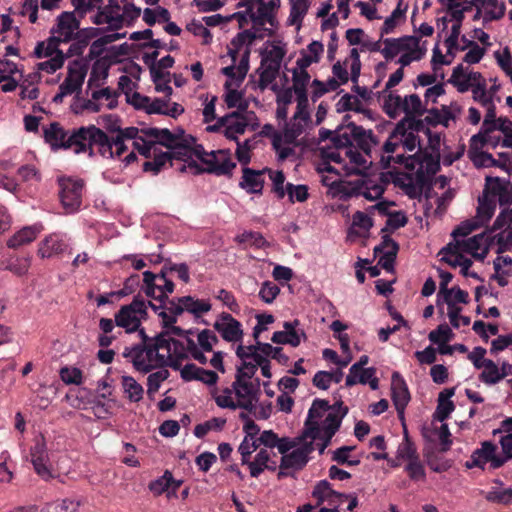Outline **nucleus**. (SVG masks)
Wrapping results in <instances>:
<instances>
[{
	"label": "nucleus",
	"mask_w": 512,
	"mask_h": 512,
	"mask_svg": "<svg viewBox=\"0 0 512 512\" xmlns=\"http://www.w3.org/2000/svg\"><path fill=\"white\" fill-rule=\"evenodd\" d=\"M410 163H413L412 172L393 173L392 182L410 198H418L440 169V162L438 157L419 149L411 156Z\"/></svg>",
	"instance_id": "1"
},
{
	"label": "nucleus",
	"mask_w": 512,
	"mask_h": 512,
	"mask_svg": "<svg viewBox=\"0 0 512 512\" xmlns=\"http://www.w3.org/2000/svg\"><path fill=\"white\" fill-rule=\"evenodd\" d=\"M148 306L143 297L135 296L130 304L121 306L115 313V324L123 328L126 333L136 332L142 321L148 318Z\"/></svg>",
	"instance_id": "2"
},
{
	"label": "nucleus",
	"mask_w": 512,
	"mask_h": 512,
	"mask_svg": "<svg viewBox=\"0 0 512 512\" xmlns=\"http://www.w3.org/2000/svg\"><path fill=\"white\" fill-rule=\"evenodd\" d=\"M75 137L82 140L80 148L77 149V153L89 150V155L92 156L94 153L93 147L97 146L101 156L114 158L113 138H109L100 128L94 125L80 127Z\"/></svg>",
	"instance_id": "3"
},
{
	"label": "nucleus",
	"mask_w": 512,
	"mask_h": 512,
	"mask_svg": "<svg viewBox=\"0 0 512 512\" xmlns=\"http://www.w3.org/2000/svg\"><path fill=\"white\" fill-rule=\"evenodd\" d=\"M59 197L65 214L76 213L82 203L84 181L71 177L59 178Z\"/></svg>",
	"instance_id": "4"
},
{
	"label": "nucleus",
	"mask_w": 512,
	"mask_h": 512,
	"mask_svg": "<svg viewBox=\"0 0 512 512\" xmlns=\"http://www.w3.org/2000/svg\"><path fill=\"white\" fill-rule=\"evenodd\" d=\"M400 226H384L381 230L382 241L374 248V255L382 254L378 265L387 272H394V264L399 251V245L390 238L389 233H393Z\"/></svg>",
	"instance_id": "5"
},
{
	"label": "nucleus",
	"mask_w": 512,
	"mask_h": 512,
	"mask_svg": "<svg viewBox=\"0 0 512 512\" xmlns=\"http://www.w3.org/2000/svg\"><path fill=\"white\" fill-rule=\"evenodd\" d=\"M77 134L78 129L68 135L58 122H53L44 129L45 141L51 145L52 149L73 148L75 153H77V149L80 148L82 142L80 138L74 137Z\"/></svg>",
	"instance_id": "6"
},
{
	"label": "nucleus",
	"mask_w": 512,
	"mask_h": 512,
	"mask_svg": "<svg viewBox=\"0 0 512 512\" xmlns=\"http://www.w3.org/2000/svg\"><path fill=\"white\" fill-rule=\"evenodd\" d=\"M342 134H346L351 140V145L355 144L356 148L370 158H372L373 149L380 146V140L372 130H365L355 123H349Z\"/></svg>",
	"instance_id": "7"
},
{
	"label": "nucleus",
	"mask_w": 512,
	"mask_h": 512,
	"mask_svg": "<svg viewBox=\"0 0 512 512\" xmlns=\"http://www.w3.org/2000/svg\"><path fill=\"white\" fill-rule=\"evenodd\" d=\"M206 167L201 168L197 162L191 161L188 166L194 168L196 173L207 172L215 175H227L236 167V164L232 162L228 154L224 151H211L209 156L204 160L203 163Z\"/></svg>",
	"instance_id": "8"
},
{
	"label": "nucleus",
	"mask_w": 512,
	"mask_h": 512,
	"mask_svg": "<svg viewBox=\"0 0 512 512\" xmlns=\"http://www.w3.org/2000/svg\"><path fill=\"white\" fill-rule=\"evenodd\" d=\"M312 497L316 499V507H326L333 509V512H339L340 505L349 496L335 491L327 480H321L315 485Z\"/></svg>",
	"instance_id": "9"
},
{
	"label": "nucleus",
	"mask_w": 512,
	"mask_h": 512,
	"mask_svg": "<svg viewBox=\"0 0 512 512\" xmlns=\"http://www.w3.org/2000/svg\"><path fill=\"white\" fill-rule=\"evenodd\" d=\"M141 132L147 137L155 138L159 144L167 148L177 149V151L172 154L177 159H182V150L185 151L184 155H186L188 148L187 141L182 140L180 136L173 134L169 129L149 127L141 129Z\"/></svg>",
	"instance_id": "10"
},
{
	"label": "nucleus",
	"mask_w": 512,
	"mask_h": 512,
	"mask_svg": "<svg viewBox=\"0 0 512 512\" xmlns=\"http://www.w3.org/2000/svg\"><path fill=\"white\" fill-rule=\"evenodd\" d=\"M31 463L35 472L43 480L48 481L53 478L47 453L46 442L43 436L35 439L34 445L30 449Z\"/></svg>",
	"instance_id": "11"
},
{
	"label": "nucleus",
	"mask_w": 512,
	"mask_h": 512,
	"mask_svg": "<svg viewBox=\"0 0 512 512\" xmlns=\"http://www.w3.org/2000/svg\"><path fill=\"white\" fill-rule=\"evenodd\" d=\"M330 408L331 405L327 400L319 398L313 400L304 423L305 436H310L312 439L320 437L321 426L318 420L321 419L326 412H329Z\"/></svg>",
	"instance_id": "12"
},
{
	"label": "nucleus",
	"mask_w": 512,
	"mask_h": 512,
	"mask_svg": "<svg viewBox=\"0 0 512 512\" xmlns=\"http://www.w3.org/2000/svg\"><path fill=\"white\" fill-rule=\"evenodd\" d=\"M333 147H322L320 149V156L322 160H328L336 164H345V150L347 146L351 145V140L346 134H342L338 131L337 134L332 138Z\"/></svg>",
	"instance_id": "13"
},
{
	"label": "nucleus",
	"mask_w": 512,
	"mask_h": 512,
	"mask_svg": "<svg viewBox=\"0 0 512 512\" xmlns=\"http://www.w3.org/2000/svg\"><path fill=\"white\" fill-rule=\"evenodd\" d=\"M213 327L227 342H237L243 336L241 323L226 312L221 313L219 320L214 323Z\"/></svg>",
	"instance_id": "14"
},
{
	"label": "nucleus",
	"mask_w": 512,
	"mask_h": 512,
	"mask_svg": "<svg viewBox=\"0 0 512 512\" xmlns=\"http://www.w3.org/2000/svg\"><path fill=\"white\" fill-rule=\"evenodd\" d=\"M461 242L462 252L470 254L478 261H483L490 250L487 229L469 238L461 237Z\"/></svg>",
	"instance_id": "15"
},
{
	"label": "nucleus",
	"mask_w": 512,
	"mask_h": 512,
	"mask_svg": "<svg viewBox=\"0 0 512 512\" xmlns=\"http://www.w3.org/2000/svg\"><path fill=\"white\" fill-rule=\"evenodd\" d=\"M391 390L398 416L404 420V410L410 401V393L404 378L398 372L392 374Z\"/></svg>",
	"instance_id": "16"
},
{
	"label": "nucleus",
	"mask_w": 512,
	"mask_h": 512,
	"mask_svg": "<svg viewBox=\"0 0 512 512\" xmlns=\"http://www.w3.org/2000/svg\"><path fill=\"white\" fill-rule=\"evenodd\" d=\"M80 27V20L76 17L75 12L64 11L57 17L56 28L52 29V33L57 34L63 43L72 41L74 32Z\"/></svg>",
	"instance_id": "17"
},
{
	"label": "nucleus",
	"mask_w": 512,
	"mask_h": 512,
	"mask_svg": "<svg viewBox=\"0 0 512 512\" xmlns=\"http://www.w3.org/2000/svg\"><path fill=\"white\" fill-rule=\"evenodd\" d=\"M85 76V67L75 60L68 66L67 76L59 87L71 95L81 90Z\"/></svg>",
	"instance_id": "18"
},
{
	"label": "nucleus",
	"mask_w": 512,
	"mask_h": 512,
	"mask_svg": "<svg viewBox=\"0 0 512 512\" xmlns=\"http://www.w3.org/2000/svg\"><path fill=\"white\" fill-rule=\"evenodd\" d=\"M385 47L381 50L386 60L393 59L399 52L411 50L418 46V38L414 36H403L400 38L383 39Z\"/></svg>",
	"instance_id": "19"
},
{
	"label": "nucleus",
	"mask_w": 512,
	"mask_h": 512,
	"mask_svg": "<svg viewBox=\"0 0 512 512\" xmlns=\"http://www.w3.org/2000/svg\"><path fill=\"white\" fill-rule=\"evenodd\" d=\"M482 195L498 199L501 206L510 201L511 195L508 188V182L499 177H486V183Z\"/></svg>",
	"instance_id": "20"
},
{
	"label": "nucleus",
	"mask_w": 512,
	"mask_h": 512,
	"mask_svg": "<svg viewBox=\"0 0 512 512\" xmlns=\"http://www.w3.org/2000/svg\"><path fill=\"white\" fill-rule=\"evenodd\" d=\"M479 227L480 226H457V228L451 233L453 241L443 247L440 254H450V257H446L451 258L452 260H458L459 256H463L461 237H467L471 232Z\"/></svg>",
	"instance_id": "21"
},
{
	"label": "nucleus",
	"mask_w": 512,
	"mask_h": 512,
	"mask_svg": "<svg viewBox=\"0 0 512 512\" xmlns=\"http://www.w3.org/2000/svg\"><path fill=\"white\" fill-rule=\"evenodd\" d=\"M347 413L348 407L343 404V401L339 400L335 404L331 405V408L323 421V425L321 427L322 431H327L328 434H336Z\"/></svg>",
	"instance_id": "22"
},
{
	"label": "nucleus",
	"mask_w": 512,
	"mask_h": 512,
	"mask_svg": "<svg viewBox=\"0 0 512 512\" xmlns=\"http://www.w3.org/2000/svg\"><path fill=\"white\" fill-rule=\"evenodd\" d=\"M158 281L163 282V285H158L159 288H157L155 297H153L155 302L148 301L149 307L154 312H158L163 307V302L168 300V295L173 293L175 289L173 281L167 278V272L163 268L158 274Z\"/></svg>",
	"instance_id": "23"
},
{
	"label": "nucleus",
	"mask_w": 512,
	"mask_h": 512,
	"mask_svg": "<svg viewBox=\"0 0 512 512\" xmlns=\"http://www.w3.org/2000/svg\"><path fill=\"white\" fill-rule=\"evenodd\" d=\"M68 247L65 236L60 234H50L41 243L38 254L42 258H49L53 255L63 253Z\"/></svg>",
	"instance_id": "24"
},
{
	"label": "nucleus",
	"mask_w": 512,
	"mask_h": 512,
	"mask_svg": "<svg viewBox=\"0 0 512 512\" xmlns=\"http://www.w3.org/2000/svg\"><path fill=\"white\" fill-rule=\"evenodd\" d=\"M144 352L145 346L134 345L132 347H126L122 355L124 358L131 359V362L135 370L141 373H149L150 371L156 368V365H150L148 361H146Z\"/></svg>",
	"instance_id": "25"
},
{
	"label": "nucleus",
	"mask_w": 512,
	"mask_h": 512,
	"mask_svg": "<svg viewBox=\"0 0 512 512\" xmlns=\"http://www.w3.org/2000/svg\"><path fill=\"white\" fill-rule=\"evenodd\" d=\"M184 312V304L181 297L169 299L163 302V307L156 312L162 319V324L171 325L177 322V316Z\"/></svg>",
	"instance_id": "26"
},
{
	"label": "nucleus",
	"mask_w": 512,
	"mask_h": 512,
	"mask_svg": "<svg viewBox=\"0 0 512 512\" xmlns=\"http://www.w3.org/2000/svg\"><path fill=\"white\" fill-rule=\"evenodd\" d=\"M264 172H266V169L258 171L244 167L240 186L249 193H261L264 185Z\"/></svg>",
	"instance_id": "27"
},
{
	"label": "nucleus",
	"mask_w": 512,
	"mask_h": 512,
	"mask_svg": "<svg viewBox=\"0 0 512 512\" xmlns=\"http://www.w3.org/2000/svg\"><path fill=\"white\" fill-rule=\"evenodd\" d=\"M496 208V201L493 198L487 197L486 195H482L478 199V207L477 214L475 220H464L460 224H485L490 221L492 216L494 215Z\"/></svg>",
	"instance_id": "28"
},
{
	"label": "nucleus",
	"mask_w": 512,
	"mask_h": 512,
	"mask_svg": "<svg viewBox=\"0 0 512 512\" xmlns=\"http://www.w3.org/2000/svg\"><path fill=\"white\" fill-rule=\"evenodd\" d=\"M455 394V388H447L438 395V405L434 413V418L440 422L445 421L454 411L455 405L450 400Z\"/></svg>",
	"instance_id": "29"
},
{
	"label": "nucleus",
	"mask_w": 512,
	"mask_h": 512,
	"mask_svg": "<svg viewBox=\"0 0 512 512\" xmlns=\"http://www.w3.org/2000/svg\"><path fill=\"white\" fill-rule=\"evenodd\" d=\"M307 50L301 52V57L296 61V65L299 69L308 68L313 63H318L321 59V55L324 52V46L320 41H312L308 46Z\"/></svg>",
	"instance_id": "30"
},
{
	"label": "nucleus",
	"mask_w": 512,
	"mask_h": 512,
	"mask_svg": "<svg viewBox=\"0 0 512 512\" xmlns=\"http://www.w3.org/2000/svg\"><path fill=\"white\" fill-rule=\"evenodd\" d=\"M40 232L41 229L37 226H23L7 241V246L9 248H18L28 244L35 240Z\"/></svg>",
	"instance_id": "31"
},
{
	"label": "nucleus",
	"mask_w": 512,
	"mask_h": 512,
	"mask_svg": "<svg viewBox=\"0 0 512 512\" xmlns=\"http://www.w3.org/2000/svg\"><path fill=\"white\" fill-rule=\"evenodd\" d=\"M383 110L391 119H395L401 111L408 113L404 98L393 93H389L384 99Z\"/></svg>",
	"instance_id": "32"
},
{
	"label": "nucleus",
	"mask_w": 512,
	"mask_h": 512,
	"mask_svg": "<svg viewBox=\"0 0 512 512\" xmlns=\"http://www.w3.org/2000/svg\"><path fill=\"white\" fill-rule=\"evenodd\" d=\"M109 20L111 30L123 28V17L121 16L122 7L118 0H109L108 4L102 7Z\"/></svg>",
	"instance_id": "33"
},
{
	"label": "nucleus",
	"mask_w": 512,
	"mask_h": 512,
	"mask_svg": "<svg viewBox=\"0 0 512 512\" xmlns=\"http://www.w3.org/2000/svg\"><path fill=\"white\" fill-rule=\"evenodd\" d=\"M309 462V458H305L300 451L296 448L292 450L290 453L281 457V462L279 468L281 470H301L306 464Z\"/></svg>",
	"instance_id": "34"
},
{
	"label": "nucleus",
	"mask_w": 512,
	"mask_h": 512,
	"mask_svg": "<svg viewBox=\"0 0 512 512\" xmlns=\"http://www.w3.org/2000/svg\"><path fill=\"white\" fill-rule=\"evenodd\" d=\"M249 380L250 379L240 378V382L238 383V378H235L232 388L237 398L258 397L259 379L256 380L255 384Z\"/></svg>",
	"instance_id": "35"
},
{
	"label": "nucleus",
	"mask_w": 512,
	"mask_h": 512,
	"mask_svg": "<svg viewBox=\"0 0 512 512\" xmlns=\"http://www.w3.org/2000/svg\"><path fill=\"white\" fill-rule=\"evenodd\" d=\"M181 302L184 304V311L193 314L196 318L211 310V304L208 300L194 299L192 296H183L181 297Z\"/></svg>",
	"instance_id": "36"
},
{
	"label": "nucleus",
	"mask_w": 512,
	"mask_h": 512,
	"mask_svg": "<svg viewBox=\"0 0 512 512\" xmlns=\"http://www.w3.org/2000/svg\"><path fill=\"white\" fill-rule=\"evenodd\" d=\"M60 43H63L62 40H60L56 36H52L47 39L46 42H39L37 43L35 49H34V55L36 58L41 59L45 57H51L57 54L58 51H61L58 46Z\"/></svg>",
	"instance_id": "37"
},
{
	"label": "nucleus",
	"mask_w": 512,
	"mask_h": 512,
	"mask_svg": "<svg viewBox=\"0 0 512 512\" xmlns=\"http://www.w3.org/2000/svg\"><path fill=\"white\" fill-rule=\"evenodd\" d=\"M380 163L384 169L391 167V164H398L403 166L404 170L402 172H412L413 163H410L411 156H405L404 154H398L396 156L393 155H380ZM401 172L400 170H394L390 172V176L392 177L393 173Z\"/></svg>",
	"instance_id": "38"
},
{
	"label": "nucleus",
	"mask_w": 512,
	"mask_h": 512,
	"mask_svg": "<svg viewBox=\"0 0 512 512\" xmlns=\"http://www.w3.org/2000/svg\"><path fill=\"white\" fill-rule=\"evenodd\" d=\"M480 381L487 385H494L503 380V373H501V367H498L494 361L486 360V365L483 367V371L479 375Z\"/></svg>",
	"instance_id": "39"
},
{
	"label": "nucleus",
	"mask_w": 512,
	"mask_h": 512,
	"mask_svg": "<svg viewBox=\"0 0 512 512\" xmlns=\"http://www.w3.org/2000/svg\"><path fill=\"white\" fill-rule=\"evenodd\" d=\"M249 19L252 22V30L257 31V33H262L264 36L272 37L274 35V31L269 28H265V24L268 23L271 26H275L276 22L272 21L266 16L260 14L259 11L249 10Z\"/></svg>",
	"instance_id": "40"
},
{
	"label": "nucleus",
	"mask_w": 512,
	"mask_h": 512,
	"mask_svg": "<svg viewBox=\"0 0 512 512\" xmlns=\"http://www.w3.org/2000/svg\"><path fill=\"white\" fill-rule=\"evenodd\" d=\"M30 264V257H11L2 262L4 270H8L17 276L25 275Z\"/></svg>",
	"instance_id": "41"
},
{
	"label": "nucleus",
	"mask_w": 512,
	"mask_h": 512,
	"mask_svg": "<svg viewBox=\"0 0 512 512\" xmlns=\"http://www.w3.org/2000/svg\"><path fill=\"white\" fill-rule=\"evenodd\" d=\"M172 351L167 353V357L170 360V367L175 370L180 369L181 362L187 358L186 346L183 342L172 338L171 341Z\"/></svg>",
	"instance_id": "42"
},
{
	"label": "nucleus",
	"mask_w": 512,
	"mask_h": 512,
	"mask_svg": "<svg viewBox=\"0 0 512 512\" xmlns=\"http://www.w3.org/2000/svg\"><path fill=\"white\" fill-rule=\"evenodd\" d=\"M122 386L131 402L142 400L144 389L132 376H122Z\"/></svg>",
	"instance_id": "43"
},
{
	"label": "nucleus",
	"mask_w": 512,
	"mask_h": 512,
	"mask_svg": "<svg viewBox=\"0 0 512 512\" xmlns=\"http://www.w3.org/2000/svg\"><path fill=\"white\" fill-rule=\"evenodd\" d=\"M150 74L152 81L155 83V89L158 92H162L165 94L164 99L171 98V95L173 93L172 87L169 85V79H166L164 83H161L162 80H164L165 76H169V73H164L163 71H160V69H156V67L153 65L150 68Z\"/></svg>",
	"instance_id": "44"
},
{
	"label": "nucleus",
	"mask_w": 512,
	"mask_h": 512,
	"mask_svg": "<svg viewBox=\"0 0 512 512\" xmlns=\"http://www.w3.org/2000/svg\"><path fill=\"white\" fill-rule=\"evenodd\" d=\"M488 233V242L490 244V249L496 248V253L501 254L507 250H510L508 244L506 243L504 237H502V234L499 229L503 228L504 226H485Z\"/></svg>",
	"instance_id": "45"
},
{
	"label": "nucleus",
	"mask_w": 512,
	"mask_h": 512,
	"mask_svg": "<svg viewBox=\"0 0 512 512\" xmlns=\"http://www.w3.org/2000/svg\"><path fill=\"white\" fill-rule=\"evenodd\" d=\"M338 111H355L359 113L368 114L369 110L363 107L362 102L356 97L350 94L343 95L337 103Z\"/></svg>",
	"instance_id": "46"
},
{
	"label": "nucleus",
	"mask_w": 512,
	"mask_h": 512,
	"mask_svg": "<svg viewBox=\"0 0 512 512\" xmlns=\"http://www.w3.org/2000/svg\"><path fill=\"white\" fill-rule=\"evenodd\" d=\"M397 458L409 461L419 458L414 443L410 440L406 428H404V439L397 450Z\"/></svg>",
	"instance_id": "47"
},
{
	"label": "nucleus",
	"mask_w": 512,
	"mask_h": 512,
	"mask_svg": "<svg viewBox=\"0 0 512 512\" xmlns=\"http://www.w3.org/2000/svg\"><path fill=\"white\" fill-rule=\"evenodd\" d=\"M376 374V368H362L361 370L356 371L354 374H351V369H349V374L346 377L345 385L347 387H352L356 384H367V381L370 380Z\"/></svg>",
	"instance_id": "48"
},
{
	"label": "nucleus",
	"mask_w": 512,
	"mask_h": 512,
	"mask_svg": "<svg viewBox=\"0 0 512 512\" xmlns=\"http://www.w3.org/2000/svg\"><path fill=\"white\" fill-rule=\"evenodd\" d=\"M441 261L447 263L453 268H456L457 265H461V274L464 277H472L479 281H484L482 277H480L476 272H470L469 269L472 266L473 262L471 259L466 258L464 256H459L458 260H452L451 258L442 257Z\"/></svg>",
	"instance_id": "49"
},
{
	"label": "nucleus",
	"mask_w": 512,
	"mask_h": 512,
	"mask_svg": "<svg viewBox=\"0 0 512 512\" xmlns=\"http://www.w3.org/2000/svg\"><path fill=\"white\" fill-rule=\"evenodd\" d=\"M235 240L244 248H247L249 246L262 248L266 245V240L262 236V234L254 231H245L242 234L236 236Z\"/></svg>",
	"instance_id": "50"
},
{
	"label": "nucleus",
	"mask_w": 512,
	"mask_h": 512,
	"mask_svg": "<svg viewBox=\"0 0 512 512\" xmlns=\"http://www.w3.org/2000/svg\"><path fill=\"white\" fill-rule=\"evenodd\" d=\"M355 446L344 445L332 452V461L336 462L339 465H347V466H357L360 464L359 459H349V454L353 450H355Z\"/></svg>",
	"instance_id": "51"
},
{
	"label": "nucleus",
	"mask_w": 512,
	"mask_h": 512,
	"mask_svg": "<svg viewBox=\"0 0 512 512\" xmlns=\"http://www.w3.org/2000/svg\"><path fill=\"white\" fill-rule=\"evenodd\" d=\"M79 502L71 499L57 500L46 504L41 512H74L79 507Z\"/></svg>",
	"instance_id": "52"
},
{
	"label": "nucleus",
	"mask_w": 512,
	"mask_h": 512,
	"mask_svg": "<svg viewBox=\"0 0 512 512\" xmlns=\"http://www.w3.org/2000/svg\"><path fill=\"white\" fill-rule=\"evenodd\" d=\"M467 48H469V51L464 56V62L468 64L479 63L485 54V49L472 40H467V44L463 45L460 51H464Z\"/></svg>",
	"instance_id": "53"
},
{
	"label": "nucleus",
	"mask_w": 512,
	"mask_h": 512,
	"mask_svg": "<svg viewBox=\"0 0 512 512\" xmlns=\"http://www.w3.org/2000/svg\"><path fill=\"white\" fill-rule=\"evenodd\" d=\"M454 337L451 328L446 324H440L435 330H432L428 339L434 344H445L450 342Z\"/></svg>",
	"instance_id": "54"
},
{
	"label": "nucleus",
	"mask_w": 512,
	"mask_h": 512,
	"mask_svg": "<svg viewBox=\"0 0 512 512\" xmlns=\"http://www.w3.org/2000/svg\"><path fill=\"white\" fill-rule=\"evenodd\" d=\"M173 482H175V479L172 473L166 470L161 477L149 483V490L154 494L160 495L169 490Z\"/></svg>",
	"instance_id": "55"
},
{
	"label": "nucleus",
	"mask_w": 512,
	"mask_h": 512,
	"mask_svg": "<svg viewBox=\"0 0 512 512\" xmlns=\"http://www.w3.org/2000/svg\"><path fill=\"white\" fill-rule=\"evenodd\" d=\"M372 226H350L347 230L346 242H360L362 246H366L369 237V228Z\"/></svg>",
	"instance_id": "56"
},
{
	"label": "nucleus",
	"mask_w": 512,
	"mask_h": 512,
	"mask_svg": "<svg viewBox=\"0 0 512 512\" xmlns=\"http://www.w3.org/2000/svg\"><path fill=\"white\" fill-rule=\"evenodd\" d=\"M65 61V55L63 51H58L56 55L51 56L50 59L40 62L37 64L38 70L52 74L60 69Z\"/></svg>",
	"instance_id": "57"
},
{
	"label": "nucleus",
	"mask_w": 512,
	"mask_h": 512,
	"mask_svg": "<svg viewBox=\"0 0 512 512\" xmlns=\"http://www.w3.org/2000/svg\"><path fill=\"white\" fill-rule=\"evenodd\" d=\"M308 3L307 1L295 0L291 4L290 15H289V23L291 25L300 24L302 19L306 15L308 11Z\"/></svg>",
	"instance_id": "58"
},
{
	"label": "nucleus",
	"mask_w": 512,
	"mask_h": 512,
	"mask_svg": "<svg viewBox=\"0 0 512 512\" xmlns=\"http://www.w3.org/2000/svg\"><path fill=\"white\" fill-rule=\"evenodd\" d=\"M261 67L262 71L259 77V87L261 90H264L275 81V79L278 76L280 68L262 63Z\"/></svg>",
	"instance_id": "59"
},
{
	"label": "nucleus",
	"mask_w": 512,
	"mask_h": 512,
	"mask_svg": "<svg viewBox=\"0 0 512 512\" xmlns=\"http://www.w3.org/2000/svg\"><path fill=\"white\" fill-rule=\"evenodd\" d=\"M172 157L173 155L171 153H160L156 155L153 160L144 162L143 170L145 172H153V174H158L166 162L171 160Z\"/></svg>",
	"instance_id": "60"
},
{
	"label": "nucleus",
	"mask_w": 512,
	"mask_h": 512,
	"mask_svg": "<svg viewBox=\"0 0 512 512\" xmlns=\"http://www.w3.org/2000/svg\"><path fill=\"white\" fill-rule=\"evenodd\" d=\"M404 470L408 474V477L412 481L417 482V481L425 480V478H426V472H425L424 465L422 464V462L420 461L419 458L409 461L405 465Z\"/></svg>",
	"instance_id": "61"
},
{
	"label": "nucleus",
	"mask_w": 512,
	"mask_h": 512,
	"mask_svg": "<svg viewBox=\"0 0 512 512\" xmlns=\"http://www.w3.org/2000/svg\"><path fill=\"white\" fill-rule=\"evenodd\" d=\"M497 446L495 444H486L483 452L489 458L490 467L492 469H498L504 466L510 459L506 458V455L503 453L502 455H497Z\"/></svg>",
	"instance_id": "62"
},
{
	"label": "nucleus",
	"mask_w": 512,
	"mask_h": 512,
	"mask_svg": "<svg viewBox=\"0 0 512 512\" xmlns=\"http://www.w3.org/2000/svg\"><path fill=\"white\" fill-rule=\"evenodd\" d=\"M247 127V121L245 118L229 122L224 130V135L227 139L238 142V135L245 133Z\"/></svg>",
	"instance_id": "63"
},
{
	"label": "nucleus",
	"mask_w": 512,
	"mask_h": 512,
	"mask_svg": "<svg viewBox=\"0 0 512 512\" xmlns=\"http://www.w3.org/2000/svg\"><path fill=\"white\" fill-rule=\"evenodd\" d=\"M279 293L280 288L276 284L271 281H265L260 288L259 297L263 302L271 304Z\"/></svg>",
	"instance_id": "64"
}]
</instances>
